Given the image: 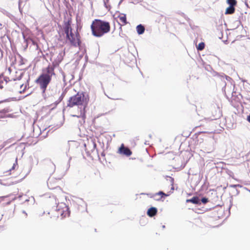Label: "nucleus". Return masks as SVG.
Wrapping results in <instances>:
<instances>
[{
	"label": "nucleus",
	"mask_w": 250,
	"mask_h": 250,
	"mask_svg": "<svg viewBox=\"0 0 250 250\" xmlns=\"http://www.w3.org/2000/svg\"><path fill=\"white\" fill-rule=\"evenodd\" d=\"M92 35L96 37H101L110 30L109 22L99 19L94 20L91 25Z\"/></svg>",
	"instance_id": "obj_2"
},
{
	"label": "nucleus",
	"mask_w": 250,
	"mask_h": 250,
	"mask_svg": "<svg viewBox=\"0 0 250 250\" xmlns=\"http://www.w3.org/2000/svg\"><path fill=\"white\" fill-rule=\"evenodd\" d=\"M201 201L203 203L206 204L208 202V198H203L201 199Z\"/></svg>",
	"instance_id": "obj_20"
},
{
	"label": "nucleus",
	"mask_w": 250,
	"mask_h": 250,
	"mask_svg": "<svg viewBox=\"0 0 250 250\" xmlns=\"http://www.w3.org/2000/svg\"><path fill=\"white\" fill-rule=\"evenodd\" d=\"M55 67V66L54 64L48 65L42 70V73L35 81L36 83L40 86L43 93H45L48 85L51 82L52 76L56 75L54 70Z\"/></svg>",
	"instance_id": "obj_1"
},
{
	"label": "nucleus",
	"mask_w": 250,
	"mask_h": 250,
	"mask_svg": "<svg viewBox=\"0 0 250 250\" xmlns=\"http://www.w3.org/2000/svg\"><path fill=\"white\" fill-rule=\"evenodd\" d=\"M64 30L66 35L69 34L70 31H72L70 22L69 21H67V23H65V26L64 27Z\"/></svg>",
	"instance_id": "obj_12"
},
{
	"label": "nucleus",
	"mask_w": 250,
	"mask_h": 250,
	"mask_svg": "<svg viewBox=\"0 0 250 250\" xmlns=\"http://www.w3.org/2000/svg\"><path fill=\"white\" fill-rule=\"evenodd\" d=\"M23 75V74L20 72L17 78H11V80H10L9 85L11 86V90L16 92L18 90H21L20 87H22V82L21 81V79Z\"/></svg>",
	"instance_id": "obj_5"
},
{
	"label": "nucleus",
	"mask_w": 250,
	"mask_h": 250,
	"mask_svg": "<svg viewBox=\"0 0 250 250\" xmlns=\"http://www.w3.org/2000/svg\"><path fill=\"white\" fill-rule=\"evenodd\" d=\"M247 120L250 123V115L248 116Z\"/></svg>",
	"instance_id": "obj_21"
},
{
	"label": "nucleus",
	"mask_w": 250,
	"mask_h": 250,
	"mask_svg": "<svg viewBox=\"0 0 250 250\" xmlns=\"http://www.w3.org/2000/svg\"><path fill=\"white\" fill-rule=\"evenodd\" d=\"M187 202H191L194 204H198L200 203V201L197 196H194L191 199L187 200Z\"/></svg>",
	"instance_id": "obj_13"
},
{
	"label": "nucleus",
	"mask_w": 250,
	"mask_h": 250,
	"mask_svg": "<svg viewBox=\"0 0 250 250\" xmlns=\"http://www.w3.org/2000/svg\"><path fill=\"white\" fill-rule=\"evenodd\" d=\"M227 2L229 6L234 7L237 4V1L236 0H227Z\"/></svg>",
	"instance_id": "obj_16"
},
{
	"label": "nucleus",
	"mask_w": 250,
	"mask_h": 250,
	"mask_svg": "<svg viewBox=\"0 0 250 250\" xmlns=\"http://www.w3.org/2000/svg\"><path fill=\"white\" fill-rule=\"evenodd\" d=\"M58 217L59 216L61 219H63L70 215V211L68 206L65 204L58 207L57 209L56 210Z\"/></svg>",
	"instance_id": "obj_8"
},
{
	"label": "nucleus",
	"mask_w": 250,
	"mask_h": 250,
	"mask_svg": "<svg viewBox=\"0 0 250 250\" xmlns=\"http://www.w3.org/2000/svg\"><path fill=\"white\" fill-rule=\"evenodd\" d=\"M89 100L88 95L83 92H78L74 96L69 98L67 106L73 107L74 106L83 105L85 107L87 105Z\"/></svg>",
	"instance_id": "obj_3"
},
{
	"label": "nucleus",
	"mask_w": 250,
	"mask_h": 250,
	"mask_svg": "<svg viewBox=\"0 0 250 250\" xmlns=\"http://www.w3.org/2000/svg\"><path fill=\"white\" fill-rule=\"evenodd\" d=\"M137 33L139 34H142L145 31V27L142 24L138 25L136 27Z\"/></svg>",
	"instance_id": "obj_15"
},
{
	"label": "nucleus",
	"mask_w": 250,
	"mask_h": 250,
	"mask_svg": "<svg viewBox=\"0 0 250 250\" xmlns=\"http://www.w3.org/2000/svg\"><path fill=\"white\" fill-rule=\"evenodd\" d=\"M117 18L119 19L120 22L119 24L120 26V28L121 29L122 26L126 25L128 22L126 20V15L123 13H120L117 17Z\"/></svg>",
	"instance_id": "obj_10"
},
{
	"label": "nucleus",
	"mask_w": 250,
	"mask_h": 250,
	"mask_svg": "<svg viewBox=\"0 0 250 250\" xmlns=\"http://www.w3.org/2000/svg\"><path fill=\"white\" fill-rule=\"evenodd\" d=\"M170 184H171V191L168 192L167 193H165L163 191H159L155 194H152L150 196L151 198H154L155 200L157 201L161 200L163 198L165 197H167L169 196L172 192L174 189V179L171 178L170 180Z\"/></svg>",
	"instance_id": "obj_6"
},
{
	"label": "nucleus",
	"mask_w": 250,
	"mask_h": 250,
	"mask_svg": "<svg viewBox=\"0 0 250 250\" xmlns=\"http://www.w3.org/2000/svg\"><path fill=\"white\" fill-rule=\"evenodd\" d=\"M18 167V162H17V159H16L15 162L13 164L12 167L10 170H14L16 168H17Z\"/></svg>",
	"instance_id": "obj_19"
},
{
	"label": "nucleus",
	"mask_w": 250,
	"mask_h": 250,
	"mask_svg": "<svg viewBox=\"0 0 250 250\" xmlns=\"http://www.w3.org/2000/svg\"><path fill=\"white\" fill-rule=\"evenodd\" d=\"M157 213V209L155 207H151L149 208L147 211V214L149 217H153L155 216Z\"/></svg>",
	"instance_id": "obj_11"
},
{
	"label": "nucleus",
	"mask_w": 250,
	"mask_h": 250,
	"mask_svg": "<svg viewBox=\"0 0 250 250\" xmlns=\"http://www.w3.org/2000/svg\"><path fill=\"white\" fill-rule=\"evenodd\" d=\"M66 37L72 45L77 46L80 45V35L78 32L73 33L72 31H70V33L66 35Z\"/></svg>",
	"instance_id": "obj_7"
},
{
	"label": "nucleus",
	"mask_w": 250,
	"mask_h": 250,
	"mask_svg": "<svg viewBox=\"0 0 250 250\" xmlns=\"http://www.w3.org/2000/svg\"><path fill=\"white\" fill-rule=\"evenodd\" d=\"M12 111V109L6 102H0V118H14L15 115L11 113Z\"/></svg>",
	"instance_id": "obj_4"
},
{
	"label": "nucleus",
	"mask_w": 250,
	"mask_h": 250,
	"mask_svg": "<svg viewBox=\"0 0 250 250\" xmlns=\"http://www.w3.org/2000/svg\"><path fill=\"white\" fill-rule=\"evenodd\" d=\"M205 46V43L203 42H200L199 43L198 46L197 47V49L198 50L201 51L204 49Z\"/></svg>",
	"instance_id": "obj_17"
},
{
	"label": "nucleus",
	"mask_w": 250,
	"mask_h": 250,
	"mask_svg": "<svg viewBox=\"0 0 250 250\" xmlns=\"http://www.w3.org/2000/svg\"><path fill=\"white\" fill-rule=\"evenodd\" d=\"M235 8L234 7L229 6V7L226 9L225 14L226 15L232 14L235 12Z\"/></svg>",
	"instance_id": "obj_14"
},
{
	"label": "nucleus",
	"mask_w": 250,
	"mask_h": 250,
	"mask_svg": "<svg viewBox=\"0 0 250 250\" xmlns=\"http://www.w3.org/2000/svg\"><path fill=\"white\" fill-rule=\"evenodd\" d=\"M3 85H2V84H0V88H3Z\"/></svg>",
	"instance_id": "obj_22"
},
{
	"label": "nucleus",
	"mask_w": 250,
	"mask_h": 250,
	"mask_svg": "<svg viewBox=\"0 0 250 250\" xmlns=\"http://www.w3.org/2000/svg\"><path fill=\"white\" fill-rule=\"evenodd\" d=\"M118 152L126 156H130L132 153V151L128 147H125L123 144L119 147Z\"/></svg>",
	"instance_id": "obj_9"
},
{
	"label": "nucleus",
	"mask_w": 250,
	"mask_h": 250,
	"mask_svg": "<svg viewBox=\"0 0 250 250\" xmlns=\"http://www.w3.org/2000/svg\"><path fill=\"white\" fill-rule=\"evenodd\" d=\"M94 146H96V144L95 143H94Z\"/></svg>",
	"instance_id": "obj_23"
},
{
	"label": "nucleus",
	"mask_w": 250,
	"mask_h": 250,
	"mask_svg": "<svg viewBox=\"0 0 250 250\" xmlns=\"http://www.w3.org/2000/svg\"><path fill=\"white\" fill-rule=\"evenodd\" d=\"M26 84H24L23 83H22V87H20V89L21 90H18L17 92L19 93H23L26 88Z\"/></svg>",
	"instance_id": "obj_18"
}]
</instances>
